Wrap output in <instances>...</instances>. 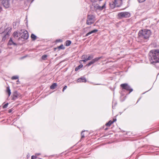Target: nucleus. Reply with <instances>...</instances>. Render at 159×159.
I'll return each mask as SVG.
<instances>
[{"label":"nucleus","instance_id":"1","mask_svg":"<svg viewBox=\"0 0 159 159\" xmlns=\"http://www.w3.org/2000/svg\"><path fill=\"white\" fill-rule=\"evenodd\" d=\"M149 55V59L151 64H154L159 62V50H151Z\"/></svg>","mask_w":159,"mask_h":159},{"label":"nucleus","instance_id":"2","mask_svg":"<svg viewBox=\"0 0 159 159\" xmlns=\"http://www.w3.org/2000/svg\"><path fill=\"white\" fill-rule=\"evenodd\" d=\"M151 34V32L150 30L144 29L140 31L138 34L140 38L147 39L149 37Z\"/></svg>","mask_w":159,"mask_h":159},{"label":"nucleus","instance_id":"3","mask_svg":"<svg viewBox=\"0 0 159 159\" xmlns=\"http://www.w3.org/2000/svg\"><path fill=\"white\" fill-rule=\"evenodd\" d=\"M29 37L28 32L26 30H21L20 31L19 37L18 40L23 41L27 39Z\"/></svg>","mask_w":159,"mask_h":159},{"label":"nucleus","instance_id":"4","mask_svg":"<svg viewBox=\"0 0 159 159\" xmlns=\"http://www.w3.org/2000/svg\"><path fill=\"white\" fill-rule=\"evenodd\" d=\"M106 2H104L103 5L101 6L98 4H95V3L92 4V5L91 6V9H93L94 11H101L103 9L106 8Z\"/></svg>","mask_w":159,"mask_h":159},{"label":"nucleus","instance_id":"5","mask_svg":"<svg viewBox=\"0 0 159 159\" xmlns=\"http://www.w3.org/2000/svg\"><path fill=\"white\" fill-rule=\"evenodd\" d=\"M122 0H114L113 2L110 3V5L111 8H113L115 7H120L122 4Z\"/></svg>","mask_w":159,"mask_h":159},{"label":"nucleus","instance_id":"6","mask_svg":"<svg viewBox=\"0 0 159 159\" xmlns=\"http://www.w3.org/2000/svg\"><path fill=\"white\" fill-rule=\"evenodd\" d=\"M95 21V17L92 15H88L86 24L88 25H90L93 23Z\"/></svg>","mask_w":159,"mask_h":159},{"label":"nucleus","instance_id":"7","mask_svg":"<svg viewBox=\"0 0 159 159\" xmlns=\"http://www.w3.org/2000/svg\"><path fill=\"white\" fill-rule=\"evenodd\" d=\"M119 18H127L130 16V13L128 12H122L119 13L118 15Z\"/></svg>","mask_w":159,"mask_h":159},{"label":"nucleus","instance_id":"8","mask_svg":"<svg viewBox=\"0 0 159 159\" xmlns=\"http://www.w3.org/2000/svg\"><path fill=\"white\" fill-rule=\"evenodd\" d=\"M120 87L123 89H125L127 91H129V93H130L133 91L132 89L131 88L130 86L127 84H123L120 85Z\"/></svg>","mask_w":159,"mask_h":159},{"label":"nucleus","instance_id":"9","mask_svg":"<svg viewBox=\"0 0 159 159\" xmlns=\"http://www.w3.org/2000/svg\"><path fill=\"white\" fill-rule=\"evenodd\" d=\"M11 30V28L10 27H7L5 29V34L2 38V40L5 39L6 38L9 36V34Z\"/></svg>","mask_w":159,"mask_h":159},{"label":"nucleus","instance_id":"10","mask_svg":"<svg viewBox=\"0 0 159 159\" xmlns=\"http://www.w3.org/2000/svg\"><path fill=\"white\" fill-rule=\"evenodd\" d=\"M102 58V57H97L93 59L91 61H90L89 63L87 64L86 66H89L93 64L95 62L97 61L99 59Z\"/></svg>","mask_w":159,"mask_h":159},{"label":"nucleus","instance_id":"11","mask_svg":"<svg viewBox=\"0 0 159 159\" xmlns=\"http://www.w3.org/2000/svg\"><path fill=\"white\" fill-rule=\"evenodd\" d=\"M1 3L5 8H7L9 7V0H2Z\"/></svg>","mask_w":159,"mask_h":159},{"label":"nucleus","instance_id":"12","mask_svg":"<svg viewBox=\"0 0 159 159\" xmlns=\"http://www.w3.org/2000/svg\"><path fill=\"white\" fill-rule=\"evenodd\" d=\"M86 80L84 76L81 77L80 78L78 79L77 80V82H86Z\"/></svg>","mask_w":159,"mask_h":159},{"label":"nucleus","instance_id":"13","mask_svg":"<svg viewBox=\"0 0 159 159\" xmlns=\"http://www.w3.org/2000/svg\"><path fill=\"white\" fill-rule=\"evenodd\" d=\"M20 31L15 32L13 33V36L15 39H18V37H19Z\"/></svg>","mask_w":159,"mask_h":159},{"label":"nucleus","instance_id":"14","mask_svg":"<svg viewBox=\"0 0 159 159\" xmlns=\"http://www.w3.org/2000/svg\"><path fill=\"white\" fill-rule=\"evenodd\" d=\"M98 31V30H97V29H95V30H94L89 32H88V33H87L86 35H85V36L86 37V36H89V35L92 34H93V33H96Z\"/></svg>","mask_w":159,"mask_h":159},{"label":"nucleus","instance_id":"15","mask_svg":"<svg viewBox=\"0 0 159 159\" xmlns=\"http://www.w3.org/2000/svg\"><path fill=\"white\" fill-rule=\"evenodd\" d=\"M8 44L10 45H16V44L13 41L11 38H10L9 40V42H8Z\"/></svg>","mask_w":159,"mask_h":159},{"label":"nucleus","instance_id":"16","mask_svg":"<svg viewBox=\"0 0 159 159\" xmlns=\"http://www.w3.org/2000/svg\"><path fill=\"white\" fill-rule=\"evenodd\" d=\"M57 84L56 83H53L50 87V89H53L56 88L57 86Z\"/></svg>","mask_w":159,"mask_h":159},{"label":"nucleus","instance_id":"17","mask_svg":"<svg viewBox=\"0 0 159 159\" xmlns=\"http://www.w3.org/2000/svg\"><path fill=\"white\" fill-rule=\"evenodd\" d=\"M5 26H2L0 28V34H2L3 33L5 34Z\"/></svg>","mask_w":159,"mask_h":159},{"label":"nucleus","instance_id":"18","mask_svg":"<svg viewBox=\"0 0 159 159\" xmlns=\"http://www.w3.org/2000/svg\"><path fill=\"white\" fill-rule=\"evenodd\" d=\"M6 91H7V92L8 93V96H10V95L11 94V90L10 89V88L9 86L7 87Z\"/></svg>","mask_w":159,"mask_h":159},{"label":"nucleus","instance_id":"19","mask_svg":"<svg viewBox=\"0 0 159 159\" xmlns=\"http://www.w3.org/2000/svg\"><path fill=\"white\" fill-rule=\"evenodd\" d=\"M114 123V121H112L111 120H110L105 125L107 126H110L111 125Z\"/></svg>","mask_w":159,"mask_h":159},{"label":"nucleus","instance_id":"20","mask_svg":"<svg viewBox=\"0 0 159 159\" xmlns=\"http://www.w3.org/2000/svg\"><path fill=\"white\" fill-rule=\"evenodd\" d=\"M31 37L33 40H35L37 38V36L33 34H31Z\"/></svg>","mask_w":159,"mask_h":159},{"label":"nucleus","instance_id":"21","mask_svg":"<svg viewBox=\"0 0 159 159\" xmlns=\"http://www.w3.org/2000/svg\"><path fill=\"white\" fill-rule=\"evenodd\" d=\"M83 66V65L80 64L78 66H77L75 69V71H78L79 69H80Z\"/></svg>","mask_w":159,"mask_h":159},{"label":"nucleus","instance_id":"22","mask_svg":"<svg viewBox=\"0 0 159 159\" xmlns=\"http://www.w3.org/2000/svg\"><path fill=\"white\" fill-rule=\"evenodd\" d=\"M93 58V55H89L88 57L87 58V60H91Z\"/></svg>","mask_w":159,"mask_h":159},{"label":"nucleus","instance_id":"23","mask_svg":"<svg viewBox=\"0 0 159 159\" xmlns=\"http://www.w3.org/2000/svg\"><path fill=\"white\" fill-rule=\"evenodd\" d=\"M19 76L18 75H15L11 77V79L12 80H15L18 79L19 78Z\"/></svg>","mask_w":159,"mask_h":159},{"label":"nucleus","instance_id":"24","mask_svg":"<svg viewBox=\"0 0 159 159\" xmlns=\"http://www.w3.org/2000/svg\"><path fill=\"white\" fill-rule=\"evenodd\" d=\"M47 56L46 55H44L42 56V59L44 60H46L47 59Z\"/></svg>","mask_w":159,"mask_h":159},{"label":"nucleus","instance_id":"25","mask_svg":"<svg viewBox=\"0 0 159 159\" xmlns=\"http://www.w3.org/2000/svg\"><path fill=\"white\" fill-rule=\"evenodd\" d=\"M71 43V42L70 40H67L66 42V44L67 46H69Z\"/></svg>","mask_w":159,"mask_h":159},{"label":"nucleus","instance_id":"26","mask_svg":"<svg viewBox=\"0 0 159 159\" xmlns=\"http://www.w3.org/2000/svg\"><path fill=\"white\" fill-rule=\"evenodd\" d=\"M87 57V55H83L82 56V59H86Z\"/></svg>","mask_w":159,"mask_h":159},{"label":"nucleus","instance_id":"27","mask_svg":"<svg viewBox=\"0 0 159 159\" xmlns=\"http://www.w3.org/2000/svg\"><path fill=\"white\" fill-rule=\"evenodd\" d=\"M17 24H18V22H14L13 23V27L14 28H16V25Z\"/></svg>","mask_w":159,"mask_h":159},{"label":"nucleus","instance_id":"28","mask_svg":"<svg viewBox=\"0 0 159 159\" xmlns=\"http://www.w3.org/2000/svg\"><path fill=\"white\" fill-rule=\"evenodd\" d=\"M8 103H6L4 105H3V108H7V107Z\"/></svg>","mask_w":159,"mask_h":159},{"label":"nucleus","instance_id":"29","mask_svg":"<svg viewBox=\"0 0 159 159\" xmlns=\"http://www.w3.org/2000/svg\"><path fill=\"white\" fill-rule=\"evenodd\" d=\"M58 48L61 49H63L64 48V47L63 45H61L58 47Z\"/></svg>","mask_w":159,"mask_h":159},{"label":"nucleus","instance_id":"30","mask_svg":"<svg viewBox=\"0 0 159 159\" xmlns=\"http://www.w3.org/2000/svg\"><path fill=\"white\" fill-rule=\"evenodd\" d=\"M85 131H83L82 132H81V138H84V134H83V132H84Z\"/></svg>","mask_w":159,"mask_h":159},{"label":"nucleus","instance_id":"31","mask_svg":"<svg viewBox=\"0 0 159 159\" xmlns=\"http://www.w3.org/2000/svg\"><path fill=\"white\" fill-rule=\"evenodd\" d=\"M17 97V96L16 94H14L13 95V99H16Z\"/></svg>","mask_w":159,"mask_h":159},{"label":"nucleus","instance_id":"32","mask_svg":"<svg viewBox=\"0 0 159 159\" xmlns=\"http://www.w3.org/2000/svg\"><path fill=\"white\" fill-rule=\"evenodd\" d=\"M37 157V156H31V159H36Z\"/></svg>","mask_w":159,"mask_h":159},{"label":"nucleus","instance_id":"33","mask_svg":"<svg viewBox=\"0 0 159 159\" xmlns=\"http://www.w3.org/2000/svg\"><path fill=\"white\" fill-rule=\"evenodd\" d=\"M67 88V86H65L63 88V89H62V91L64 92L65 90Z\"/></svg>","mask_w":159,"mask_h":159},{"label":"nucleus","instance_id":"34","mask_svg":"<svg viewBox=\"0 0 159 159\" xmlns=\"http://www.w3.org/2000/svg\"><path fill=\"white\" fill-rule=\"evenodd\" d=\"M146 0H138L139 2H142L145 1Z\"/></svg>","mask_w":159,"mask_h":159},{"label":"nucleus","instance_id":"35","mask_svg":"<svg viewBox=\"0 0 159 159\" xmlns=\"http://www.w3.org/2000/svg\"><path fill=\"white\" fill-rule=\"evenodd\" d=\"M62 41V40L61 39H58L56 40V42L57 43L61 42Z\"/></svg>","mask_w":159,"mask_h":159},{"label":"nucleus","instance_id":"36","mask_svg":"<svg viewBox=\"0 0 159 159\" xmlns=\"http://www.w3.org/2000/svg\"><path fill=\"white\" fill-rule=\"evenodd\" d=\"M34 0H27V2H30V3H32Z\"/></svg>","mask_w":159,"mask_h":159},{"label":"nucleus","instance_id":"37","mask_svg":"<svg viewBox=\"0 0 159 159\" xmlns=\"http://www.w3.org/2000/svg\"><path fill=\"white\" fill-rule=\"evenodd\" d=\"M88 61V60H87V58H86V59H83V60H82V61H83L84 62H85L86 61Z\"/></svg>","mask_w":159,"mask_h":159},{"label":"nucleus","instance_id":"38","mask_svg":"<svg viewBox=\"0 0 159 159\" xmlns=\"http://www.w3.org/2000/svg\"><path fill=\"white\" fill-rule=\"evenodd\" d=\"M20 83V81L19 80H18L16 82V84H19Z\"/></svg>","mask_w":159,"mask_h":159},{"label":"nucleus","instance_id":"39","mask_svg":"<svg viewBox=\"0 0 159 159\" xmlns=\"http://www.w3.org/2000/svg\"><path fill=\"white\" fill-rule=\"evenodd\" d=\"M35 155L37 156H39V155H40V153H36L35 154Z\"/></svg>","mask_w":159,"mask_h":159},{"label":"nucleus","instance_id":"40","mask_svg":"<svg viewBox=\"0 0 159 159\" xmlns=\"http://www.w3.org/2000/svg\"><path fill=\"white\" fill-rule=\"evenodd\" d=\"M116 121V119H114L113 120V121H114V122Z\"/></svg>","mask_w":159,"mask_h":159},{"label":"nucleus","instance_id":"41","mask_svg":"<svg viewBox=\"0 0 159 159\" xmlns=\"http://www.w3.org/2000/svg\"><path fill=\"white\" fill-rule=\"evenodd\" d=\"M2 7L0 6V12L2 11Z\"/></svg>","mask_w":159,"mask_h":159},{"label":"nucleus","instance_id":"42","mask_svg":"<svg viewBox=\"0 0 159 159\" xmlns=\"http://www.w3.org/2000/svg\"><path fill=\"white\" fill-rule=\"evenodd\" d=\"M24 57H21L20 59H24Z\"/></svg>","mask_w":159,"mask_h":159},{"label":"nucleus","instance_id":"43","mask_svg":"<svg viewBox=\"0 0 159 159\" xmlns=\"http://www.w3.org/2000/svg\"><path fill=\"white\" fill-rule=\"evenodd\" d=\"M90 27H87L86 28H85V29H89V28H90Z\"/></svg>","mask_w":159,"mask_h":159},{"label":"nucleus","instance_id":"44","mask_svg":"<svg viewBox=\"0 0 159 159\" xmlns=\"http://www.w3.org/2000/svg\"><path fill=\"white\" fill-rule=\"evenodd\" d=\"M116 103H115V105H114V104H113V105H114V106H113V105L112 106V107H114V106H115V105H116Z\"/></svg>","mask_w":159,"mask_h":159},{"label":"nucleus","instance_id":"45","mask_svg":"<svg viewBox=\"0 0 159 159\" xmlns=\"http://www.w3.org/2000/svg\"><path fill=\"white\" fill-rule=\"evenodd\" d=\"M27 57V56H24V58H25Z\"/></svg>","mask_w":159,"mask_h":159},{"label":"nucleus","instance_id":"46","mask_svg":"<svg viewBox=\"0 0 159 159\" xmlns=\"http://www.w3.org/2000/svg\"><path fill=\"white\" fill-rule=\"evenodd\" d=\"M107 129H108L107 128H105V130H107Z\"/></svg>","mask_w":159,"mask_h":159},{"label":"nucleus","instance_id":"47","mask_svg":"<svg viewBox=\"0 0 159 159\" xmlns=\"http://www.w3.org/2000/svg\"><path fill=\"white\" fill-rule=\"evenodd\" d=\"M98 0L99 1H102V0Z\"/></svg>","mask_w":159,"mask_h":159}]
</instances>
